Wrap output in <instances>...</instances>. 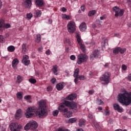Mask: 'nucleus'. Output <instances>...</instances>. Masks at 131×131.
<instances>
[{
  "label": "nucleus",
  "mask_w": 131,
  "mask_h": 131,
  "mask_svg": "<svg viewBox=\"0 0 131 131\" xmlns=\"http://www.w3.org/2000/svg\"><path fill=\"white\" fill-rule=\"evenodd\" d=\"M46 101L40 100L39 101V108L38 110L35 107L28 108L25 114L26 117L27 118L34 117V116H35V114L41 118L43 116H47L48 115V111L46 110Z\"/></svg>",
  "instance_id": "1"
},
{
  "label": "nucleus",
  "mask_w": 131,
  "mask_h": 131,
  "mask_svg": "<svg viewBox=\"0 0 131 131\" xmlns=\"http://www.w3.org/2000/svg\"><path fill=\"white\" fill-rule=\"evenodd\" d=\"M118 101L126 106H128L131 103V92L123 90L122 93L118 94Z\"/></svg>",
  "instance_id": "2"
},
{
  "label": "nucleus",
  "mask_w": 131,
  "mask_h": 131,
  "mask_svg": "<svg viewBox=\"0 0 131 131\" xmlns=\"http://www.w3.org/2000/svg\"><path fill=\"white\" fill-rule=\"evenodd\" d=\"M63 104L66 105L67 107H69L70 109H72L75 113H76V112L78 111V109L77 108V103L74 101L70 102L66 100L64 101Z\"/></svg>",
  "instance_id": "3"
},
{
  "label": "nucleus",
  "mask_w": 131,
  "mask_h": 131,
  "mask_svg": "<svg viewBox=\"0 0 131 131\" xmlns=\"http://www.w3.org/2000/svg\"><path fill=\"white\" fill-rule=\"evenodd\" d=\"M37 128V123L35 121H30L24 127L25 130H29V129H36Z\"/></svg>",
  "instance_id": "4"
},
{
  "label": "nucleus",
  "mask_w": 131,
  "mask_h": 131,
  "mask_svg": "<svg viewBox=\"0 0 131 131\" xmlns=\"http://www.w3.org/2000/svg\"><path fill=\"white\" fill-rule=\"evenodd\" d=\"M9 128L11 131H21L23 126L18 123H11L9 125Z\"/></svg>",
  "instance_id": "5"
},
{
  "label": "nucleus",
  "mask_w": 131,
  "mask_h": 131,
  "mask_svg": "<svg viewBox=\"0 0 131 131\" xmlns=\"http://www.w3.org/2000/svg\"><path fill=\"white\" fill-rule=\"evenodd\" d=\"M76 37L77 38V41L80 48V49L83 52V53H85L86 49L85 48V46L83 44V41L80 37L79 34L77 33L76 35Z\"/></svg>",
  "instance_id": "6"
},
{
  "label": "nucleus",
  "mask_w": 131,
  "mask_h": 131,
  "mask_svg": "<svg viewBox=\"0 0 131 131\" xmlns=\"http://www.w3.org/2000/svg\"><path fill=\"white\" fill-rule=\"evenodd\" d=\"M67 27L68 31L69 33H74V32H75V30H76V25H75V23L73 21H70L69 22Z\"/></svg>",
  "instance_id": "7"
},
{
  "label": "nucleus",
  "mask_w": 131,
  "mask_h": 131,
  "mask_svg": "<svg viewBox=\"0 0 131 131\" xmlns=\"http://www.w3.org/2000/svg\"><path fill=\"white\" fill-rule=\"evenodd\" d=\"M77 58L78 59L77 63L78 64V65H80V64L83 63V62H86L89 59V57H88L86 55L83 54H79Z\"/></svg>",
  "instance_id": "8"
},
{
  "label": "nucleus",
  "mask_w": 131,
  "mask_h": 131,
  "mask_svg": "<svg viewBox=\"0 0 131 131\" xmlns=\"http://www.w3.org/2000/svg\"><path fill=\"white\" fill-rule=\"evenodd\" d=\"M59 111L62 113V115L66 118H70L72 116V112L69 111L68 108H59Z\"/></svg>",
  "instance_id": "9"
},
{
  "label": "nucleus",
  "mask_w": 131,
  "mask_h": 131,
  "mask_svg": "<svg viewBox=\"0 0 131 131\" xmlns=\"http://www.w3.org/2000/svg\"><path fill=\"white\" fill-rule=\"evenodd\" d=\"M101 81H104V84H108L110 82V74L109 73H105L102 77L100 78Z\"/></svg>",
  "instance_id": "10"
},
{
  "label": "nucleus",
  "mask_w": 131,
  "mask_h": 131,
  "mask_svg": "<svg viewBox=\"0 0 131 131\" xmlns=\"http://www.w3.org/2000/svg\"><path fill=\"white\" fill-rule=\"evenodd\" d=\"M22 62L24 65L27 66L30 63V60H29V57L27 55H24Z\"/></svg>",
  "instance_id": "11"
},
{
  "label": "nucleus",
  "mask_w": 131,
  "mask_h": 131,
  "mask_svg": "<svg viewBox=\"0 0 131 131\" xmlns=\"http://www.w3.org/2000/svg\"><path fill=\"white\" fill-rule=\"evenodd\" d=\"M28 49H29V45L24 43L21 46V51L23 54H26L27 52H28Z\"/></svg>",
  "instance_id": "12"
},
{
  "label": "nucleus",
  "mask_w": 131,
  "mask_h": 131,
  "mask_svg": "<svg viewBox=\"0 0 131 131\" xmlns=\"http://www.w3.org/2000/svg\"><path fill=\"white\" fill-rule=\"evenodd\" d=\"M113 107L115 110L118 111V112H123V108L119 106L118 103H115L113 104Z\"/></svg>",
  "instance_id": "13"
},
{
  "label": "nucleus",
  "mask_w": 131,
  "mask_h": 131,
  "mask_svg": "<svg viewBox=\"0 0 131 131\" xmlns=\"http://www.w3.org/2000/svg\"><path fill=\"white\" fill-rule=\"evenodd\" d=\"M85 76L83 75H79L77 78H75L74 82L76 84L78 83V80H85Z\"/></svg>",
  "instance_id": "14"
},
{
  "label": "nucleus",
  "mask_w": 131,
  "mask_h": 131,
  "mask_svg": "<svg viewBox=\"0 0 131 131\" xmlns=\"http://www.w3.org/2000/svg\"><path fill=\"white\" fill-rule=\"evenodd\" d=\"M86 28V24L84 22L82 23L79 26V29L82 32L85 31Z\"/></svg>",
  "instance_id": "15"
},
{
  "label": "nucleus",
  "mask_w": 131,
  "mask_h": 131,
  "mask_svg": "<svg viewBox=\"0 0 131 131\" xmlns=\"http://www.w3.org/2000/svg\"><path fill=\"white\" fill-rule=\"evenodd\" d=\"M15 118L16 119H20L22 117V110L18 109L15 114Z\"/></svg>",
  "instance_id": "16"
},
{
  "label": "nucleus",
  "mask_w": 131,
  "mask_h": 131,
  "mask_svg": "<svg viewBox=\"0 0 131 131\" xmlns=\"http://www.w3.org/2000/svg\"><path fill=\"white\" fill-rule=\"evenodd\" d=\"M19 64V60L17 58H15L13 60L12 65L13 69H17V64Z\"/></svg>",
  "instance_id": "17"
},
{
  "label": "nucleus",
  "mask_w": 131,
  "mask_h": 131,
  "mask_svg": "<svg viewBox=\"0 0 131 131\" xmlns=\"http://www.w3.org/2000/svg\"><path fill=\"white\" fill-rule=\"evenodd\" d=\"M65 86V83H59L56 85V89L58 91H62Z\"/></svg>",
  "instance_id": "18"
},
{
  "label": "nucleus",
  "mask_w": 131,
  "mask_h": 131,
  "mask_svg": "<svg viewBox=\"0 0 131 131\" xmlns=\"http://www.w3.org/2000/svg\"><path fill=\"white\" fill-rule=\"evenodd\" d=\"M76 98V94H71L66 97L67 100L73 101Z\"/></svg>",
  "instance_id": "19"
},
{
  "label": "nucleus",
  "mask_w": 131,
  "mask_h": 131,
  "mask_svg": "<svg viewBox=\"0 0 131 131\" xmlns=\"http://www.w3.org/2000/svg\"><path fill=\"white\" fill-rule=\"evenodd\" d=\"M31 0H25L24 6L26 8H29L30 7H31Z\"/></svg>",
  "instance_id": "20"
},
{
  "label": "nucleus",
  "mask_w": 131,
  "mask_h": 131,
  "mask_svg": "<svg viewBox=\"0 0 131 131\" xmlns=\"http://www.w3.org/2000/svg\"><path fill=\"white\" fill-rule=\"evenodd\" d=\"M124 13V11L123 10L120 9L118 12L115 13V17H122L123 16V14Z\"/></svg>",
  "instance_id": "21"
},
{
  "label": "nucleus",
  "mask_w": 131,
  "mask_h": 131,
  "mask_svg": "<svg viewBox=\"0 0 131 131\" xmlns=\"http://www.w3.org/2000/svg\"><path fill=\"white\" fill-rule=\"evenodd\" d=\"M52 71L55 75H58V66H54L53 67Z\"/></svg>",
  "instance_id": "22"
},
{
  "label": "nucleus",
  "mask_w": 131,
  "mask_h": 131,
  "mask_svg": "<svg viewBox=\"0 0 131 131\" xmlns=\"http://www.w3.org/2000/svg\"><path fill=\"white\" fill-rule=\"evenodd\" d=\"M78 124L80 127L85 125V120H84L83 119H81L79 120Z\"/></svg>",
  "instance_id": "23"
},
{
  "label": "nucleus",
  "mask_w": 131,
  "mask_h": 131,
  "mask_svg": "<svg viewBox=\"0 0 131 131\" xmlns=\"http://www.w3.org/2000/svg\"><path fill=\"white\" fill-rule=\"evenodd\" d=\"M79 69L77 68L75 69V70L74 71L73 76L75 78H77L79 76Z\"/></svg>",
  "instance_id": "24"
},
{
  "label": "nucleus",
  "mask_w": 131,
  "mask_h": 131,
  "mask_svg": "<svg viewBox=\"0 0 131 131\" xmlns=\"http://www.w3.org/2000/svg\"><path fill=\"white\" fill-rule=\"evenodd\" d=\"M23 81V78L22 77V76L20 75H18L17 76V80L16 81V83H20V82H22Z\"/></svg>",
  "instance_id": "25"
},
{
  "label": "nucleus",
  "mask_w": 131,
  "mask_h": 131,
  "mask_svg": "<svg viewBox=\"0 0 131 131\" xmlns=\"http://www.w3.org/2000/svg\"><path fill=\"white\" fill-rule=\"evenodd\" d=\"M15 47L13 46H10L7 48V50L8 51V52H10L11 53L14 52L15 51Z\"/></svg>",
  "instance_id": "26"
},
{
  "label": "nucleus",
  "mask_w": 131,
  "mask_h": 131,
  "mask_svg": "<svg viewBox=\"0 0 131 131\" xmlns=\"http://www.w3.org/2000/svg\"><path fill=\"white\" fill-rule=\"evenodd\" d=\"M93 56L95 58H98V57L100 56V52H99V50H95L93 52Z\"/></svg>",
  "instance_id": "27"
},
{
  "label": "nucleus",
  "mask_w": 131,
  "mask_h": 131,
  "mask_svg": "<svg viewBox=\"0 0 131 131\" xmlns=\"http://www.w3.org/2000/svg\"><path fill=\"white\" fill-rule=\"evenodd\" d=\"M36 4L39 7H41L42 5H43V0H36Z\"/></svg>",
  "instance_id": "28"
},
{
  "label": "nucleus",
  "mask_w": 131,
  "mask_h": 131,
  "mask_svg": "<svg viewBox=\"0 0 131 131\" xmlns=\"http://www.w3.org/2000/svg\"><path fill=\"white\" fill-rule=\"evenodd\" d=\"M5 24V20L3 19H0V32H3V31L1 28L4 27V25Z\"/></svg>",
  "instance_id": "29"
},
{
  "label": "nucleus",
  "mask_w": 131,
  "mask_h": 131,
  "mask_svg": "<svg viewBox=\"0 0 131 131\" xmlns=\"http://www.w3.org/2000/svg\"><path fill=\"white\" fill-rule=\"evenodd\" d=\"M35 17H40L41 16V11L39 10H37L35 12Z\"/></svg>",
  "instance_id": "30"
},
{
  "label": "nucleus",
  "mask_w": 131,
  "mask_h": 131,
  "mask_svg": "<svg viewBox=\"0 0 131 131\" xmlns=\"http://www.w3.org/2000/svg\"><path fill=\"white\" fill-rule=\"evenodd\" d=\"M77 121V119L76 118H70L69 119V123H74Z\"/></svg>",
  "instance_id": "31"
},
{
  "label": "nucleus",
  "mask_w": 131,
  "mask_h": 131,
  "mask_svg": "<svg viewBox=\"0 0 131 131\" xmlns=\"http://www.w3.org/2000/svg\"><path fill=\"white\" fill-rule=\"evenodd\" d=\"M119 53H120V54H124V53H125V52H126V48H121L120 47H119Z\"/></svg>",
  "instance_id": "32"
},
{
  "label": "nucleus",
  "mask_w": 131,
  "mask_h": 131,
  "mask_svg": "<svg viewBox=\"0 0 131 131\" xmlns=\"http://www.w3.org/2000/svg\"><path fill=\"white\" fill-rule=\"evenodd\" d=\"M120 10V9L119 8V7L117 6H115L113 8V12H115V14H117V13H118Z\"/></svg>",
  "instance_id": "33"
},
{
  "label": "nucleus",
  "mask_w": 131,
  "mask_h": 131,
  "mask_svg": "<svg viewBox=\"0 0 131 131\" xmlns=\"http://www.w3.org/2000/svg\"><path fill=\"white\" fill-rule=\"evenodd\" d=\"M62 19H66V20H70L71 17L69 15H67L66 14H62Z\"/></svg>",
  "instance_id": "34"
},
{
  "label": "nucleus",
  "mask_w": 131,
  "mask_h": 131,
  "mask_svg": "<svg viewBox=\"0 0 131 131\" xmlns=\"http://www.w3.org/2000/svg\"><path fill=\"white\" fill-rule=\"evenodd\" d=\"M24 99L25 100H28V102H29V103H31V96L30 95H27L26 96H25Z\"/></svg>",
  "instance_id": "35"
},
{
  "label": "nucleus",
  "mask_w": 131,
  "mask_h": 131,
  "mask_svg": "<svg viewBox=\"0 0 131 131\" xmlns=\"http://www.w3.org/2000/svg\"><path fill=\"white\" fill-rule=\"evenodd\" d=\"M16 97H17V99H18V100H21V99H22V98H23V96H22V93L18 92L16 94Z\"/></svg>",
  "instance_id": "36"
},
{
  "label": "nucleus",
  "mask_w": 131,
  "mask_h": 131,
  "mask_svg": "<svg viewBox=\"0 0 131 131\" xmlns=\"http://www.w3.org/2000/svg\"><path fill=\"white\" fill-rule=\"evenodd\" d=\"M96 14V10H92L89 12L88 16L89 17H92V16H94Z\"/></svg>",
  "instance_id": "37"
},
{
  "label": "nucleus",
  "mask_w": 131,
  "mask_h": 131,
  "mask_svg": "<svg viewBox=\"0 0 131 131\" xmlns=\"http://www.w3.org/2000/svg\"><path fill=\"white\" fill-rule=\"evenodd\" d=\"M114 54H115V55H117L118 53H119V47H116L115 48L113 51Z\"/></svg>",
  "instance_id": "38"
},
{
  "label": "nucleus",
  "mask_w": 131,
  "mask_h": 131,
  "mask_svg": "<svg viewBox=\"0 0 131 131\" xmlns=\"http://www.w3.org/2000/svg\"><path fill=\"white\" fill-rule=\"evenodd\" d=\"M36 41L37 42H40V40H41V36L40 35V34H38L36 35Z\"/></svg>",
  "instance_id": "39"
},
{
  "label": "nucleus",
  "mask_w": 131,
  "mask_h": 131,
  "mask_svg": "<svg viewBox=\"0 0 131 131\" xmlns=\"http://www.w3.org/2000/svg\"><path fill=\"white\" fill-rule=\"evenodd\" d=\"M11 27V25L10 24H4L3 26V28L4 29H8V28H10Z\"/></svg>",
  "instance_id": "40"
},
{
  "label": "nucleus",
  "mask_w": 131,
  "mask_h": 131,
  "mask_svg": "<svg viewBox=\"0 0 131 131\" xmlns=\"http://www.w3.org/2000/svg\"><path fill=\"white\" fill-rule=\"evenodd\" d=\"M52 114L53 116H58V114H59V111L55 110L52 112Z\"/></svg>",
  "instance_id": "41"
},
{
  "label": "nucleus",
  "mask_w": 131,
  "mask_h": 131,
  "mask_svg": "<svg viewBox=\"0 0 131 131\" xmlns=\"http://www.w3.org/2000/svg\"><path fill=\"white\" fill-rule=\"evenodd\" d=\"M5 42V37L4 36L0 35V42L3 43Z\"/></svg>",
  "instance_id": "42"
},
{
  "label": "nucleus",
  "mask_w": 131,
  "mask_h": 131,
  "mask_svg": "<svg viewBox=\"0 0 131 131\" xmlns=\"http://www.w3.org/2000/svg\"><path fill=\"white\" fill-rule=\"evenodd\" d=\"M29 81L31 82V83H36V80L33 78H30L29 79Z\"/></svg>",
  "instance_id": "43"
},
{
  "label": "nucleus",
  "mask_w": 131,
  "mask_h": 131,
  "mask_svg": "<svg viewBox=\"0 0 131 131\" xmlns=\"http://www.w3.org/2000/svg\"><path fill=\"white\" fill-rule=\"evenodd\" d=\"M32 17H33L32 13H30L27 14V18L29 20H30V19H31Z\"/></svg>",
  "instance_id": "44"
},
{
  "label": "nucleus",
  "mask_w": 131,
  "mask_h": 131,
  "mask_svg": "<svg viewBox=\"0 0 131 131\" xmlns=\"http://www.w3.org/2000/svg\"><path fill=\"white\" fill-rule=\"evenodd\" d=\"M65 106L63 104H60L59 106L58 107L57 109L59 110V109H66Z\"/></svg>",
  "instance_id": "45"
},
{
  "label": "nucleus",
  "mask_w": 131,
  "mask_h": 131,
  "mask_svg": "<svg viewBox=\"0 0 131 131\" xmlns=\"http://www.w3.org/2000/svg\"><path fill=\"white\" fill-rule=\"evenodd\" d=\"M47 91V92H52L53 91V87L52 86H48Z\"/></svg>",
  "instance_id": "46"
},
{
  "label": "nucleus",
  "mask_w": 131,
  "mask_h": 131,
  "mask_svg": "<svg viewBox=\"0 0 131 131\" xmlns=\"http://www.w3.org/2000/svg\"><path fill=\"white\" fill-rule=\"evenodd\" d=\"M105 112V115H106V116H107V115H110V111H109V110L106 109Z\"/></svg>",
  "instance_id": "47"
},
{
  "label": "nucleus",
  "mask_w": 131,
  "mask_h": 131,
  "mask_svg": "<svg viewBox=\"0 0 131 131\" xmlns=\"http://www.w3.org/2000/svg\"><path fill=\"white\" fill-rule=\"evenodd\" d=\"M126 69H127V67H126L125 64H123L122 66V70L125 71Z\"/></svg>",
  "instance_id": "48"
},
{
  "label": "nucleus",
  "mask_w": 131,
  "mask_h": 131,
  "mask_svg": "<svg viewBox=\"0 0 131 131\" xmlns=\"http://www.w3.org/2000/svg\"><path fill=\"white\" fill-rule=\"evenodd\" d=\"M56 81H57V79H56V78H53L51 80V82L53 84L55 83V82H56Z\"/></svg>",
  "instance_id": "49"
},
{
  "label": "nucleus",
  "mask_w": 131,
  "mask_h": 131,
  "mask_svg": "<svg viewBox=\"0 0 131 131\" xmlns=\"http://www.w3.org/2000/svg\"><path fill=\"white\" fill-rule=\"evenodd\" d=\"M70 59L71 60H72L73 61H74V60H75L76 57L75 55H71L70 57Z\"/></svg>",
  "instance_id": "50"
},
{
  "label": "nucleus",
  "mask_w": 131,
  "mask_h": 131,
  "mask_svg": "<svg viewBox=\"0 0 131 131\" xmlns=\"http://www.w3.org/2000/svg\"><path fill=\"white\" fill-rule=\"evenodd\" d=\"M94 93H95L94 90H90L89 91V95H93V94H94Z\"/></svg>",
  "instance_id": "51"
},
{
  "label": "nucleus",
  "mask_w": 131,
  "mask_h": 131,
  "mask_svg": "<svg viewBox=\"0 0 131 131\" xmlns=\"http://www.w3.org/2000/svg\"><path fill=\"white\" fill-rule=\"evenodd\" d=\"M46 55H51V51L48 49V50L46 52Z\"/></svg>",
  "instance_id": "52"
},
{
  "label": "nucleus",
  "mask_w": 131,
  "mask_h": 131,
  "mask_svg": "<svg viewBox=\"0 0 131 131\" xmlns=\"http://www.w3.org/2000/svg\"><path fill=\"white\" fill-rule=\"evenodd\" d=\"M81 10L83 11L84 12V10H85V7L84 6V5H82L81 7Z\"/></svg>",
  "instance_id": "53"
},
{
  "label": "nucleus",
  "mask_w": 131,
  "mask_h": 131,
  "mask_svg": "<svg viewBox=\"0 0 131 131\" xmlns=\"http://www.w3.org/2000/svg\"><path fill=\"white\" fill-rule=\"evenodd\" d=\"M88 117L89 118H90V119H93L94 117L93 116V115L89 114L88 115Z\"/></svg>",
  "instance_id": "54"
},
{
  "label": "nucleus",
  "mask_w": 131,
  "mask_h": 131,
  "mask_svg": "<svg viewBox=\"0 0 131 131\" xmlns=\"http://www.w3.org/2000/svg\"><path fill=\"white\" fill-rule=\"evenodd\" d=\"M57 131H65V129L63 127H59Z\"/></svg>",
  "instance_id": "55"
},
{
  "label": "nucleus",
  "mask_w": 131,
  "mask_h": 131,
  "mask_svg": "<svg viewBox=\"0 0 131 131\" xmlns=\"http://www.w3.org/2000/svg\"><path fill=\"white\" fill-rule=\"evenodd\" d=\"M61 11H62V12H67V9H66V8H65L64 7H62V8H61Z\"/></svg>",
  "instance_id": "56"
},
{
  "label": "nucleus",
  "mask_w": 131,
  "mask_h": 131,
  "mask_svg": "<svg viewBox=\"0 0 131 131\" xmlns=\"http://www.w3.org/2000/svg\"><path fill=\"white\" fill-rule=\"evenodd\" d=\"M42 50H43L42 47H40V48H38V52H42Z\"/></svg>",
  "instance_id": "57"
},
{
  "label": "nucleus",
  "mask_w": 131,
  "mask_h": 131,
  "mask_svg": "<svg viewBox=\"0 0 131 131\" xmlns=\"http://www.w3.org/2000/svg\"><path fill=\"white\" fill-rule=\"evenodd\" d=\"M68 43L69 46H70V47H71V46H72V43L71 42H70V41L69 40H68Z\"/></svg>",
  "instance_id": "58"
},
{
  "label": "nucleus",
  "mask_w": 131,
  "mask_h": 131,
  "mask_svg": "<svg viewBox=\"0 0 131 131\" xmlns=\"http://www.w3.org/2000/svg\"><path fill=\"white\" fill-rule=\"evenodd\" d=\"M104 102L102 101V100L100 99L99 100V105H102V104H103Z\"/></svg>",
  "instance_id": "59"
},
{
  "label": "nucleus",
  "mask_w": 131,
  "mask_h": 131,
  "mask_svg": "<svg viewBox=\"0 0 131 131\" xmlns=\"http://www.w3.org/2000/svg\"><path fill=\"white\" fill-rule=\"evenodd\" d=\"M128 80H129L130 81H131V74H129L128 76Z\"/></svg>",
  "instance_id": "60"
},
{
  "label": "nucleus",
  "mask_w": 131,
  "mask_h": 131,
  "mask_svg": "<svg viewBox=\"0 0 131 131\" xmlns=\"http://www.w3.org/2000/svg\"><path fill=\"white\" fill-rule=\"evenodd\" d=\"M123 2H125L126 3H130L131 4L130 0H123Z\"/></svg>",
  "instance_id": "61"
},
{
  "label": "nucleus",
  "mask_w": 131,
  "mask_h": 131,
  "mask_svg": "<svg viewBox=\"0 0 131 131\" xmlns=\"http://www.w3.org/2000/svg\"><path fill=\"white\" fill-rule=\"evenodd\" d=\"M94 125H95V127H96V128H98V127H99V124H98V123H96V124H95Z\"/></svg>",
  "instance_id": "62"
},
{
  "label": "nucleus",
  "mask_w": 131,
  "mask_h": 131,
  "mask_svg": "<svg viewBox=\"0 0 131 131\" xmlns=\"http://www.w3.org/2000/svg\"><path fill=\"white\" fill-rule=\"evenodd\" d=\"M119 34H115V36L116 37H119Z\"/></svg>",
  "instance_id": "63"
},
{
  "label": "nucleus",
  "mask_w": 131,
  "mask_h": 131,
  "mask_svg": "<svg viewBox=\"0 0 131 131\" xmlns=\"http://www.w3.org/2000/svg\"><path fill=\"white\" fill-rule=\"evenodd\" d=\"M77 131H83V129H82V128H79L77 129Z\"/></svg>",
  "instance_id": "64"
}]
</instances>
